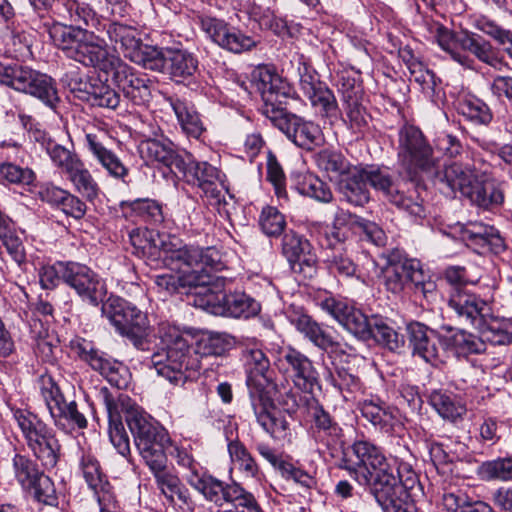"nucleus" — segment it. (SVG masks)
<instances>
[{
    "mask_svg": "<svg viewBox=\"0 0 512 512\" xmlns=\"http://www.w3.org/2000/svg\"><path fill=\"white\" fill-rule=\"evenodd\" d=\"M398 160L411 182L419 181V174L433 180L443 193L459 192L463 197L481 208H491L503 201L502 192L492 181L477 174L459 163H453L436 171V159L432 147L421 130L413 125H405L399 131Z\"/></svg>",
    "mask_w": 512,
    "mask_h": 512,
    "instance_id": "1",
    "label": "nucleus"
},
{
    "mask_svg": "<svg viewBox=\"0 0 512 512\" xmlns=\"http://www.w3.org/2000/svg\"><path fill=\"white\" fill-rule=\"evenodd\" d=\"M59 15L69 24L55 23L50 27L54 45L85 66L103 62L108 44L96 32L106 28V20L90 4L79 0H61Z\"/></svg>",
    "mask_w": 512,
    "mask_h": 512,
    "instance_id": "2",
    "label": "nucleus"
},
{
    "mask_svg": "<svg viewBox=\"0 0 512 512\" xmlns=\"http://www.w3.org/2000/svg\"><path fill=\"white\" fill-rule=\"evenodd\" d=\"M252 85L260 93L262 114L282 131L295 145L312 150L323 142L319 125L287 111L291 87L267 66H259L252 72Z\"/></svg>",
    "mask_w": 512,
    "mask_h": 512,
    "instance_id": "3",
    "label": "nucleus"
},
{
    "mask_svg": "<svg viewBox=\"0 0 512 512\" xmlns=\"http://www.w3.org/2000/svg\"><path fill=\"white\" fill-rule=\"evenodd\" d=\"M159 335L165 349L153 353L150 363L159 376L174 385H183L201 368L200 361L191 354L186 339L175 326L162 324Z\"/></svg>",
    "mask_w": 512,
    "mask_h": 512,
    "instance_id": "4",
    "label": "nucleus"
},
{
    "mask_svg": "<svg viewBox=\"0 0 512 512\" xmlns=\"http://www.w3.org/2000/svg\"><path fill=\"white\" fill-rule=\"evenodd\" d=\"M40 283L44 289L56 287L60 280L85 302L98 306L107 294L105 281L90 267L78 262H57L41 268Z\"/></svg>",
    "mask_w": 512,
    "mask_h": 512,
    "instance_id": "5",
    "label": "nucleus"
},
{
    "mask_svg": "<svg viewBox=\"0 0 512 512\" xmlns=\"http://www.w3.org/2000/svg\"><path fill=\"white\" fill-rule=\"evenodd\" d=\"M340 467L368 490L394 473L382 450L367 440L355 441L344 450Z\"/></svg>",
    "mask_w": 512,
    "mask_h": 512,
    "instance_id": "6",
    "label": "nucleus"
},
{
    "mask_svg": "<svg viewBox=\"0 0 512 512\" xmlns=\"http://www.w3.org/2000/svg\"><path fill=\"white\" fill-rule=\"evenodd\" d=\"M0 84L38 99L53 111L60 103L55 80L28 65L0 62Z\"/></svg>",
    "mask_w": 512,
    "mask_h": 512,
    "instance_id": "7",
    "label": "nucleus"
},
{
    "mask_svg": "<svg viewBox=\"0 0 512 512\" xmlns=\"http://www.w3.org/2000/svg\"><path fill=\"white\" fill-rule=\"evenodd\" d=\"M125 420L145 464L151 466L167 462L165 449L169 443V437L165 430L138 408L126 409Z\"/></svg>",
    "mask_w": 512,
    "mask_h": 512,
    "instance_id": "8",
    "label": "nucleus"
},
{
    "mask_svg": "<svg viewBox=\"0 0 512 512\" xmlns=\"http://www.w3.org/2000/svg\"><path fill=\"white\" fill-rule=\"evenodd\" d=\"M125 420L145 464L151 466L167 462L165 449L169 443V437L165 430L138 408L126 409Z\"/></svg>",
    "mask_w": 512,
    "mask_h": 512,
    "instance_id": "9",
    "label": "nucleus"
},
{
    "mask_svg": "<svg viewBox=\"0 0 512 512\" xmlns=\"http://www.w3.org/2000/svg\"><path fill=\"white\" fill-rule=\"evenodd\" d=\"M125 420L145 464L151 466L167 462L165 449L169 443V437L165 430L138 408L126 409Z\"/></svg>",
    "mask_w": 512,
    "mask_h": 512,
    "instance_id": "10",
    "label": "nucleus"
},
{
    "mask_svg": "<svg viewBox=\"0 0 512 512\" xmlns=\"http://www.w3.org/2000/svg\"><path fill=\"white\" fill-rule=\"evenodd\" d=\"M382 272L386 289L394 294L407 291L427 301L433 300L436 296V283L424 273L417 260H390Z\"/></svg>",
    "mask_w": 512,
    "mask_h": 512,
    "instance_id": "11",
    "label": "nucleus"
},
{
    "mask_svg": "<svg viewBox=\"0 0 512 512\" xmlns=\"http://www.w3.org/2000/svg\"><path fill=\"white\" fill-rule=\"evenodd\" d=\"M102 313L116 332L129 339L137 349H145L150 326L144 312L123 298L109 297L102 306Z\"/></svg>",
    "mask_w": 512,
    "mask_h": 512,
    "instance_id": "12",
    "label": "nucleus"
},
{
    "mask_svg": "<svg viewBox=\"0 0 512 512\" xmlns=\"http://www.w3.org/2000/svg\"><path fill=\"white\" fill-rule=\"evenodd\" d=\"M15 419L26 444L44 469L54 468L61 454V445L53 431L34 414L16 411Z\"/></svg>",
    "mask_w": 512,
    "mask_h": 512,
    "instance_id": "13",
    "label": "nucleus"
},
{
    "mask_svg": "<svg viewBox=\"0 0 512 512\" xmlns=\"http://www.w3.org/2000/svg\"><path fill=\"white\" fill-rule=\"evenodd\" d=\"M103 30L106 31L109 40L115 44L116 49L119 45L125 58L145 69L160 71L163 68L161 50L144 44L136 28L119 22H111L106 24V28Z\"/></svg>",
    "mask_w": 512,
    "mask_h": 512,
    "instance_id": "14",
    "label": "nucleus"
},
{
    "mask_svg": "<svg viewBox=\"0 0 512 512\" xmlns=\"http://www.w3.org/2000/svg\"><path fill=\"white\" fill-rule=\"evenodd\" d=\"M190 485L206 500L222 507L231 504L234 509L219 512H264L254 495L237 483L227 484L214 477L191 479Z\"/></svg>",
    "mask_w": 512,
    "mask_h": 512,
    "instance_id": "15",
    "label": "nucleus"
},
{
    "mask_svg": "<svg viewBox=\"0 0 512 512\" xmlns=\"http://www.w3.org/2000/svg\"><path fill=\"white\" fill-rule=\"evenodd\" d=\"M88 67L101 70H111L113 80L121 89L125 98L135 106H146L152 99V80L143 73L136 72L119 57L110 55L109 50L103 62L99 65H88Z\"/></svg>",
    "mask_w": 512,
    "mask_h": 512,
    "instance_id": "16",
    "label": "nucleus"
},
{
    "mask_svg": "<svg viewBox=\"0 0 512 512\" xmlns=\"http://www.w3.org/2000/svg\"><path fill=\"white\" fill-rule=\"evenodd\" d=\"M38 383L42 399L56 427L68 431L75 427L83 429L87 426V420L78 410L77 403L64 396L50 375H41Z\"/></svg>",
    "mask_w": 512,
    "mask_h": 512,
    "instance_id": "17",
    "label": "nucleus"
},
{
    "mask_svg": "<svg viewBox=\"0 0 512 512\" xmlns=\"http://www.w3.org/2000/svg\"><path fill=\"white\" fill-rule=\"evenodd\" d=\"M346 217H351L350 214L343 213L335 220V226L327 230L320 240V245L323 248L324 261L328 270L339 277L360 278L358 266L351 257L346 246V233L342 231L337 225H342Z\"/></svg>",
    "mask_w": 512,
    "mask_h": 512,
    "instance_id": "18",
    "label": "nucleus"
},
{
    "mask_svg": "<svg viewBox=\"0 0 512 512\" xmlns=\"http://www.w3.org/2000/svg\"><path fill=\"white\" fill-rule=\"evenodd\" d=\"M337 85L341 94L342 121L353 133H364L368 129L371 117L363 105L362 85L347 72L339 75Z\"/></svg>",
    "mask_w": 512,
    "mask_h": 512,
    "instance_id": "19",
    "label": "nucleus"
},
{
    "mask_svg": "<svg viewBox=\"0 0 512 512\" xmlns=\"http://www.w3.org/2000/svg\"><path fill=\"white\" fill-rule=\"evenodd\" d=\"M198 301L200 307L216 316L250 318L261 310L260 304L243 292H210Z\"/></svg>",
    "mask_w": 512,
    "mask_h": 512,
    "instance_id": "20",
    "label": "nucleus"
},
{
    "mask_svg": "<svg viewBox=\"0 0 512 512\" xmlns=\"http://www.w3.org/2000/svg\"><path fill=\"white\" fill-rule=\"evenodd\" d=\"M132 253L152 264L162 259L166 264L173 261V252L178 250L177 243L166 234H160L153 229L137 228L129 233Z\"/></svg>",
    "mask_w": 512,
    "mask_h": 512,
    "instance_id": "21",
    "label": "nucleus"
},
{
    "mask_svg": "<svg viewBox=\"0 0 512 512\" xmlns=\"http://www.w3.org/2000/svg\"><path fill=\"white\" fill-rule=\"evenodd\" d=\"M288 319L291 325H293L305 339L332 356L356 355V350L352 346L336 341L330 332L316 322L310 315L299 310H292L288 315Z\"/></svg>",
    "mask_w": 512,
    "mask_h": 512,
    "instance_id": "22",
    "label": "nucleus"
},
{
    "mask_svg": "<svg viewBox=\"0 0 512 512\" xmlns=\"http://www.w3.org/2000/svg\"><path fill=\"white\" fill-rule=\"evenodd\" d=\"M71 348L82 361L103 375L111 385L118 389L127 386L128 371L126 367L122 363L106 357L92 342L78 339L72 342Z\"/></svg>",
    "mask_w": 512,
    "mask_h": 512,
    "instance_id": "23",
    "label": "nucleus"
},
{
    "mask_svg": "<svg viewBox=\"0 0 512 512\" xmlns=\"http://www.w3.org/2000/svg\"><path fill=\"white\" fill-rule=\"evenodd\" d=\"M201 30L219 47L232 53L249 51L257 41L229 25L223 19L210 16L199 17Z\"/></svg>",
    "mask_w": 512,
    "mask_h": 512,
    "instance_id": "24",
    "label": "nucleus"
},
{
    "mask_svg": "<svg viewBox=\"0 0 512 512\" xmlns=\"http://www.w3.org/2000/svg\"><path fill=\"white\" fill-rule=\"evenodd\" d=\"M317 304L350 333L364 340L369 339L371 318H368L361 310L344 299L332 296L319 297Z\"/></svg>",
    "mask_w": 512,
    "mask_h": 512,
    "instance_id": "25",
    "label": "nucleus"
},
{
    "mask_svg": "<svg viewBox=\"0 0 512 512\" xmlns=\"http://www.w3.org/2000/svg\"><path fill=\"white\" fill-rule=\"evenodd\" d=\"M300 90L307 97L311 105L319 108L325 117H333L338 114V102L332 90L319 79L317 72L305 62L298 66Z\"/></svg>",
    "mask_w": 512,
    "mask_h": 512,
    "instance_id": "26",
    "label": "nucleus"
},
{
    "mask_svg": "<svg viewBox=\"0 0 512 512\" xmlns=\"http://www.w3.org/2000/svg\"><path fill=\"white\" fill-rule=\"evenodd\" d=\"M410 490L395 478V473H392L378 481L368 491L384 512H418Z\"/></svg>",
    "mask_w": 512,
    "mask_h": 512,
    "instance_id": "27",
    "label": "nucleus"
},
{
    "mask_svg": "<svg viewBox=\"0 0 512 512\" xmlns=\"http://www.w3.org/2000/svg\"><path fill=\"white\" fill-rule=\"evenodd\" d=\"M280 368L289 374L296 388L312 394L319 387V375L312 361L299 350L289 346L281 351Z\"/></svg>",
    "mask_w": 512,
    "mask_h": 512,
    "instance_id": "28",
    "label": "nucleus"
},
{
    "mask_svg": "<svg viewBox=\"0 0 512 512\" xmlns=\"http://www.w3.org/2000/svg\"><path fill=\"white\" fill-rule=\"evenodd\" d=\"M100 397L105 405L109 421V438L112 445L123 457L130 456V442L121 421V413L128 409L129 397L123 394L113 396L107 388H101Z\"/></svg>",
    "mask_w": 512,
    "mask_h": 512,
    "instance_id": "29",
    "label": "nucleus"
},
{
    "mask_svg": "<svg viewBox=\"0 0 512 512\" xmlns=\"http://www.w3.org/2000/svg\"><path fill=\"white\" fill-rule=\"evenodd\" d=\"M85 147L93 160H95L107 174L126 183L129 168L120 157L108 147V139L103 131L88 132L85 134Z\"/></svg>",
    "mask_w": 512,
    "mask_h": 512,
    "instance_id": "30",
    "label": "nucleus"
},
{
    "mask_svg": "<svg viewBox=\"0 0 512 512\" xmlns=\"http://www.w3.org/2000/svg\"><path fill=\"white\" fill-rule=\"evenodd\" d=\"M363 170L367 183L381 192L390 203L413 216H421L424 213L422 205L401 192L387 171L373 167Z\"/></svg>",
    "mask_w": 512,
    "mask_h": 512,
    "instance_id": "31",
    "label": "nucleus"
},
{
    "mask_svg": "<svg viewBox=\"0 0 512 512\" xmlns=\"http://www.w3.org/2000/svg\"><path fill=\"white\" fill-rule=\"evenodd\" d=\"M448 306L459 319L474 328L483 323L492 311L491 306L480 296L458 286L451 289Z\"/></svg>",
    "mask_w": 512,
    "mask_h": 512,
    "instance_id": "32",
    "label": "nucleus"
},
{
    "mask_svg": "<svg viewBox=\"0 0 512 512\" xmlns=\"http://www.w3.org/2000/svg\"><path fill=\"white\" fill-rule=\"evenodd\" d=\"M448 306L459 319L474 328L483 323L492 311L491 306L480 296L458 286L451 289Z\"/></svg>",
    "mask_w": 512,
    "mask_h": 512,
    "instance_id": "33",
    "label": "nucleus"
},
{
    "mask_svg": "<svg viewBox=\"0 0 512 512\" xmlns=\"http://www.w3.org/2000/svg\"><path fill=\"white\" fill-rule=\"evenodd\" d=\"M282 254L289 262L294 273L311 276L317 262L310 242L293 230L286 232L282 238Z\"/></svg>",
    "mask_w": 512,
    "mask_h": 512,
    "instance_id": "34",
    "label": "nucleus"
},
{
    "mask_svg": "<svg viewBox=\"0 0 512 512\" xmlns=\"http://www.w3.org/2000/svg\"><path fill=\"white\" fill-rule=\"evenodd\" d=\"M251 405L259 425L276 440H290V422L276 409L269 394L251 399Z\"/></svg>",
    "mask_w": 512,
    "mask_h": 512,
    "instance_id": "35",
    "label": "nucleus"
},
{
    "mask_svg": "<svg viewBox=\"0 0 512 512\" xmlns=\"http://www.w3.org/2000/svg\"><path fill=\"white\" fill-rule=\"evenodd\" d=\"M176 177L197 186L207 197L220 201L221 188L218 183V170L211 164L196 162L190 154H186L184 169L179 171Z\"/></svg>",
    "mask_w": 512,
    "mask_h": 512,
    "instance_id": "36",
    "label": "nucleus"
},
{
    "mask_svg": "<svg viewBox=\"0 0 512 512\" xmlns=\"http://www.w3.org/2000/svg\"><path fill=\"white\" fill-rule=\"evenodd\" d=\"M243 358L250 399L269 394L266 386L270 381V361L264 351L257 347L246 348L243 351Z\"/></svg>",
    "mask_w": 512,
    "mask_h": 512,
    "instance_id": "37",
    "label": "nucleus"
},
{
    "mask_svg": "<svg viewBox=\"0 0 512 512\" xmlns=\"http://www.w3.org/2000/svg\"><path fill=\"white\" fill-rule=\"evenodd\" d=\"M459 232L461 240L478 254L499 253L504 249L503 239L493 226L471 222L461 225Z\"/></svg>",
    "mask_w": 512,
    "mask_h": 512,
    "instance_id": "38",
    "label": "nucleus"
},
{
    "mask_svg": "<svg viewBox=\"0 0 512 512\" xmlns=\"http://www.w3.org/2000/svg\"><path fill=\"white\" fill-rule=\"evenodd\" d=\"M407 333L413 355L434 366L440 362L439 348L435 340H439L441 334L420 322L409 323Z\"/></svg>",
    "mask_w": 512,
    "mask_h": 512,
    "instance_id": "39",
    "label": "nucleus"
},
{
    "mask_svg": "<svg viewBox=\"0 0 512 512\" xmlns=\"http://www.w3.org/2000/svg\"><path fill=\"white\" fill-rule=\"evenodd\" d=\"M80 469L88 487L97 496L100 508L113 504L115 498L107 475L103 472L99 461L90 454H84L80 460Z\"/></svg>",
    "mask_w": 512,
    "mask_h": 512,
    "instance_id": "40",
    "label": "nucleus"
},
{
    "mask_svg": "<svg viewBox=\"0 0 512 512\" xmlns=\"http://www.w3.org/2000/svg\"><path fill=\"white\" fill-rule=\"evenodd\" d=\"M173 261L182 262L188 267H199L203 272H207V268L222 270L225 267L222 253L214 246L206 248L178 246V250L173 252Z\"/></svg>",
    "mask_w": 512,
    "mask_h": 512,
    "instance_id": "41",
    "label": "nucleus"
},
{
    "mask_svg": "<svg viewBox=\"0 0 512 512\" xmlns=\"http://www.w3.org/2000/svg\"><path fill=\"white\" fill-rule=\"evenodd\" d=\"M442 330L445 333L439 336V343L459 357L480 354L486 350V344L483 343L480 336L451 326H443Z\"/></svg>",
    "mask_w": 512,
    "mask_h": 512,
    "instance_id": "42",
    "label": "nucleus"
},
{
    "mask_svg": "<svg viewBox=\"0 0 512 512\" xmlns=\"http://www.w3.org/2000/svg\"><path fill=\"white\" fill-rule=\"evenodd\" d=\"M163 68L166 66L170 78L182 83L194 76L198 69V60L189 51L184 49L167 48L165 52L161 51Z\"/></svg>",
    "mask_w": 512,
    "mask_h": 512,
    "instance_id": "43",
    "label": "nucleus"
},
{
    "mask_svg": "<svg viewBox=\"0 0 512 512\" xmlns=\"http://www.w3.org/2000/svg\"><path fill=\"white\" fill-rule=\"evenodd\" d=\"M141 153L150 161L167 167L175 176L184 169L186 154L181 155L176 152L171 142H161L155 139L144 141L141 144Z\"/></svg>",
    "mask_w": 512,
    "mask_h": 512,
    "instance_id": "44",
    "label": "nucleus"
},
{
    "mask_svg": "<svg viewBox=\"0 0 512 512\" xmlns=\"http://www.w3.org/2000/svg\"><path fill=\"white\" fill-rule=\"evenodd\" d=\"M458 45L461 52L465 54L468 52L480 62L495 69H500L504 63L503 59L498 55L496 48L478 34L468 31L461 32Z\"/></svg>",
    "mask_w": 512,
    "mask_h": 512,
    "instance_id": "45",
    "label": "nucleus"
},
{
    "mask_svg": "<svg viewBox=\"0 0 512 512\" xmlns=\"http://www.w3.org/2000/svg\"><path fill=\"white\" fill-rule=\"evenodd\" d=\"M425 25L430 37L435 40L454 61L466 68H473L474 60L471 59L469 55L460 51V47L458 45L460 33H453L441 23L433 20L426 21Z\"/></svg>",
    "mask_w": 512,
    "mask_h": 512,
    "instance_id": "46",
    "label": "nucleus"
},
{
    "mask_svg": "<svg viewBox=\"0 0 512 512\" xmlns=\"http://www.w3.org/2000/svg\"><path fill=\"white\" fill-rule=\"evenodd\" d=\"M364 170L354 167L339 179L338 192L342 199L354 206H364L370 200Z\"/></svg>",
    "mask_w": 512,
    "mask_h": 512,
    "instance_id": "47",
    "label": "nucleus"
},
{
    "mask_svg": "<svg viewBox=\"0 0 512 512\" xmlns=\"http://www.w3.org/2000/svg\"><path fill=\"white\" fill-rule=\"evenodd\" d=\"M148 467L155 478L158 489L170 503L174 502L175 496L183 504L189 503L188 489L181 483L178 476L168 469L167 462H160Z\"/></svg>",
    "mask_w": 512,
    "mask_h": 512,
    "instance_id": "48",
    "label": "nucleus"
},
{
    "mask_svg": "<svg viewBox=\"0 0 512 512\" xmlns=\"http://www.w3.org/2000/svg\"><path fill=\"white\" fill-rule=\"evenodd\" d=\"M175 264L173 269L178 270V280L180 293H192L202 295L204 298L206 294L213 292L209 285L211 283V276L208 272H203L199 267H188L182 262H170L167 265Z\"/></svg>",
    "mask_w": 512,
    "mask_h": 512,
    "instance_id": "49",
    "label": "nucleus"
},
{
    "mask_svg": "<svg viewBox=\"0 0 512 512\" xmlns=\"http://www.w3.org/2000/svg\"><path fill=\"white\" fill-rule=\"evenodd\" d=\"M169 103L185 134L188 137L199 139L205 131V127L195 107L180 98L170 97Z\"/></svg>",
    "mask_w": 512,
    "mask_h": 512,
    "instance_id": "50",
    "label": "nucleus"
},
{
    "mask_svg": "<svg viewBox=\"0 0 512 512\" xmlns=\"http://www.w3.org/2000/svg\"><path fill=\"white\" fill-rule=\"evenodd\" d=\"M362 416L381 432L390 434L396 423L395 410L373 400H365L359 405Z\"/></svg>",
    "mask_w": 512,
    "mask_h": 512,
    "instance_id": "51",
    "label": "nucleus"
},
{
    "mask_svg": "<svg viewBox=\"0 0 512 512\" xmlns=\"http://www.w3.org/2000/svg\"><path fill=\"white\" fill-rule=\"evenodd\" d=\"M429 403L443 419L451 422H456L466 413V407L447 391L433 390Z\"/></svg>",
    "mask_w": 512,
    "mask_h": 512,
    "instance_id": "52",
    "label": "nucleus"
},
{
    "mask_svg": "<svg viewBox=\"0 0 512 512\" xmlns=\"http://www.w3.org/2000/svg\"><path fill=\"white\" fill-rule=\"evenodd\" d=\"M480 333L483 343L489 342L492 345H506L512 341V334L508 330V324L493 316L492 311L484 318L476 328Z\"/></svg>",
    "mask_w": 512,
    "mask_h": 512,
    "instance_id": "53",
    "label": "nucleus"
},
{
    "mask_svg": "<svg viewBox=\"0 0 512 512\" xmlns=\"http://www.w3.org/2000/svg\"><path fill=\"white\" fill-rule=\"evenodd\" d=\"M457 111L474 124L487 125L493 115L488 105L473 95H464L457 101Z\"/></svg>",
    "mask_w": 512,
    "mask_h": 512,
    "instance_id": "54",
    "label": "nucleus"
},
{
    "mask_svg": "<svg viewBox=\"0 0 512 512\" xmlns=\"http://www.w3.org/2000/svg\"><path fill=\"white\" fill-rule=\"evenodd\" d=\"M318 168L325 171L331 178H342L352 169L345 156L334 150L323 149L315 156Z\"/></svg>",
    "mask_w": 512,
    "mask_h": 512,
    "instance_id": "55",
    "label": "nucleus"
},
{
    "mask_svg": "<svg viewBox=\"0 0 512 512\" xmlns=\"http://www.w3.org/2000/svg\"><path fill=\"white\" fill-rule=\"evenodd\" d=\"M369 339H374L378 343L388 347L390 350H397L404 345V338L384 319L372 316Z\"/></svg>",
    "mask_w": 512,
    "mask_h": 512,
    "instance_id": "56",
    "label": "nucleus"
},
{
    "mask_svg": "<svg viewBox=\"0 0 512 512\" xmlns=\"http://www.w3.org/2000/svg\"><path fill=\"white\" fill-rule=\"evenodd\" d=\"M66 175L75 186V189L87 199L93 200L97 197L99 192L98 185L82 160L70 169Z\"/></svg>",
    "mask_w": 512,
    "mask_h": 512,
    "instance_id": "57",
    "label": "nucleus"
},
{
    "mask_svg": "<svg viewBox=\"0 0 512 512\" xmlns=\"http://www.w3.org/2000/svg\"><path fill=\"white\" fill-rule=\"evenodd\" d=\"M296 187L300 194L311 197L319 202L329 203L333 199L329 186L312 174L300 176Z\"/></svg>",
    "mask_w": 512,
    "mask_h": 512,
    "instance_id": "58",
    "label": "nucleus"
},
{
    "mask_svg": "<svg viewBox=\"0 0 512 512\" xmlns=\"http://www.w3.org/2000/svg\"><path fill=\"white\" fill-rule=\"evenodd\" d=\"M12 467L15 479L23 489H31L42 473L32 459L21 454H16L13 457Z\"/></svg>",
    "mask_w": 512,
    "mask_h": 512,
    "instance_id": "59",
    "label": "nucleus"
},
{
    "mask_svg": "<svg viewBox=\"0 0 512 512\" xmlns=\"http://www.w3.org/2000/svg\"><path fill=\"white\" fill-rule=\"evenodd\" d=\"M236 343L234 336L227 333H212L206 339H202L197 344L196 354L201 356H220L223 355Z\"/></svg>",
    "mask_w": 512,
    "mask_h": 512,
    "instance_id": "60",
    "label": "nucleus"
},
{
    "mask_svg": "<svg viewBox=\"0 0 512 512\" xmlns=\"http://www.w3.org/2000/svg\"><path fill=\"white\" fill-rule=\"evenodd\" d=\"M228 452L232 462L236 464L247 477H255L258 474L259 468L255 459L240 441H230L228 444Z\"/></svg>",
    "mask_w": 512,
    "mask_h": 512,
    "instance_id": "61",
    "label": "nucleus"
},
{
    "mask_svg": "<svg viewBox=\"0 0 512 512\" xmlns=\"http://www.w3.org/2000/svg\"><path fill=\"white\" fill-rule=\"evenodd\" d=\"M477 471L483 480H510L512 479V457L483 462Z\"/></svg>",
    "mask_w": 512,
    "mask_h": 512,
    "instance_id": "62",
    "label": "nucleus"
},
{
    "mask_svg": "<svg viewBox=\"0 0 512 512\" xmlns=\"http://www.w3.org/2000/svg\"><path fill=\"white\" fill-rule=\"evenodd\" d=\"M410 56L411 60L408 61V70L411 79L420 85L424 93L429 96L433 95L437 87L435 74L413 55Z\"/></svg>",
    "mask_w": 512,
    "mask_h": 512,
    "instance_id": "63",
    "label": "nucleus"
},
{
    "mask_svg": "<svg viewBox=\"0 0 512 512\" xmlns=\"http://www.w3.org/2000/svg\"><path fill=\"white\" fill-rule=\"evenodd\" d=\"M45 150L54 165L65 174L81 160L75 152L52 140L46 143Z\"/></svg>",
    "mask_w": 512,
    "mask_h": 512,
    "instance_id": "64",
    "label": "nucleus"
}]
</instances>
